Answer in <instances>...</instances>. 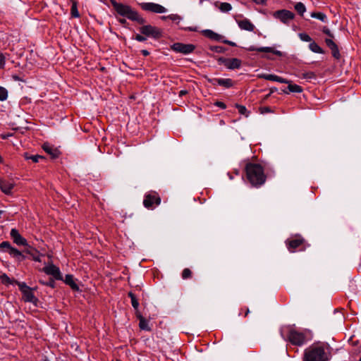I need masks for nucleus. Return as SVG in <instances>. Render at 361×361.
I'll use <instances>...</instances> for the list:
<instances>
[{"mask_svg":"<svg viewBox=\"0 0 361 361\" xmlns=\"http://www.w3.org/2000/svg\"><path fill=\"white\" fill-rule=\"evenodd\" d=\"M288 341L295 345H302L307 341V332L306 331H298L295 329H291L289 331Z\"/></svg>","mask_w":361,"mask_h":361,"instance_id":"obj_4","label":"nucleus"},{"mask_svg":"<svg viewBox=\"0 0 361 361\" xmlns=\"http://www.w3.org/2000/svg\"><path fill=\"white\" fill-rule=\"evenodd\" d=\"M214 85H219L226 88L231 87L233 85V81L230 78H214L212 80Z\"/></svg>","mask_w":361,"mask_h":361,"instance_id":"obj_18","label":"nucleus"},{"mask_svg":"<svg viewBox=\"0 0 361 361\" xmlns=\"http://www.w3.org/2000/svg\"><path fill=\"white\" fill-rule=\"evenodd\" d=\"M218 63L219 64L224 65L226 68L230 70L238 69L242 66L241 60L237 58H224L219 57L218 59Z\"/></svg>","mask_w":361,"mask_h":361,"instance_id":"obj_6","label":"nucleus"},{"mask_svg":"<svg viewBox=\"0 0 361 361\" xmlns=\"http://www.w3.org/2000/svg\"><path fill=\"white\" fill-rule=\"evenodd\" d=\"M11 134H2L1 135V138L2 139H7L9 136H11Z\"/></svg>","mask_w":361,"mask_h":361,"instance_id":"obj_54","label":"nucleus"},{"mask_svg":"<svg viewBox=\"0 0 361 361\" xmlns=\"http://www.w3.org/2000/svg\"><path fill=\"white\" fill-rule=\"evenodd\" d=\"M15 283H16V284H18V287H19L20 290L23 293H25L27 290L30 289V288L29 286H27L26 285V283H24V282H18V281H15Z\"/></svg>","mask_w":361,"mask_h":361,"instance_id":"obj_40","label":"nucleus"},{"mask_svg":"<svg viewBox=\"0 0 361 361\" xmlns=\"http://www.w3.org/2000/svg\"><path fill=\"white\" fill-rule=\"evenodd\" d=\"M211 49L212 51H214L215 52H217V53H221V52L223 51V47H219V46L214 47Z\"/></svg>","mask_w":361,"mask_h":361,"instance_id":"obj_50","label":"nucleus"},{"mask_svg":"<svg viewBox=\"0 0 361 361\" xmlns=\"http://www.w3.org/2000/svg\"><path fill=\"white\" fill-rule=\"evenodd\" d=\"M161 203V197L156 192H150L145 195L143 205L148 209H153Z\"/></svg>","mask_w":361,"mask_h":361,"instance_id":"obj_5","label":"nucleus"},{"mask_svg":"<svg viewBox=\"0 0 361 361\" xmlns=\"http://www.w3.org/2000/svg\"><path fill=\"white\" fill-rule=\"evenodd\" d=\"M224 43L228 44L232 47H236V44L233 42L229 41V40H224Z\"/></svg>","mask_w":361,"mask_h":361,"instance_id":"obj_51","label":"nucleus"},{"mask_svg":"<svg viewBox=\"0 0 361 361\" xmlns=\"http://www.w3.org/2000/svg\"><path fill=\"white\" fill-rule=\"evenodd\" d=\"M322 32L326 34V35H328L330 38L329 39H331V38H334V35H333V33L331 32V30L326 26L323 27L322 28Z\"/></svg>","mask_w":361,"mask_h":361,"instance_id":"obj_43","label":"nucleus"},{"mask_svg":"<svg viewBox=\"0 0 361 361\" xmlns=\"http://www.w3.org/2000/svg\"><path fill=\"white\" fill-rule=\"evenodd\" d=\"M14 185L13 182L0 179V189L6 195L11 194Z\"/></svg>","mask_w":361,"mask_h":361,"instance_id":"obj_16","label":"nucleus"},{"mask_svg":"<svg viewBox=\"0 0 361 361\" xmlns=\"http://www.w3.org/2000/svg\"><path fill=\"white\" fill-rule=\"evenodd\" d=\"M6 63V57L4 54L0 53V68H4Z\"/></svg>","mask_w":361,"mask_h":361,"instance_id":"obj_45","label":"nucleus"},{"mask_svg":"<svg viewBox=\"0 0 361 361\" xmlns=\"http://www.w3.org/2000/svg\"><path fill=\"white\" fill-rule=\"evenodd\" d=\"M39 282L42 284H44L46 286L51 287V288H54V285H55V282L53 279H49L48 281H46V282L40 280Z\"/></svg>","mask_w":361,"mask_h":361,"instance_id":"obj_44","label":"nucleus"},{"mask_svg":"<svg viewBox=\"0 0 361 361\" xmlns=\"http://www.w3.org/2000/svg\"><path fill=\"white\" fill-rule=\"evenodd\" d=\"M23 295L24 300L25 302H33L34 301H35L37 300L36 298L35 297L31 288L29 290H27L25 293H23Z\"/></svg>","mask_w":361,"mask_h":361,"instance_id":"obj_27","label":"nucleus"},{"mask_svg":"<svg viewBox=\"0 0 361 361\" xmlns=\"http://www.w3.org/2000/svg\"><path fill=\"white\" fill-rule=\"evenodd\" d=\"M325 43L326 46L331 49L332 56L335 59H339L341 57V54L337 44L331 39H326Z\"/></svg>","mask_w":361,"mask_h":361,"instance_id":"obj_15","label":"nucleus"},{"mask_svg":"<svg viewBox=\"0 0 361 361\" xmlns=\"http://www.w3.org/2000/svg\"><path fill=\"white\" fill-rule=\"evenodd\" d=\"M161 19L166 20V19H169V17H168V16H162Z\"/></svg>","mask_w":361,"mask_h":361,"instance_id":"obj_56","label":"nucleus"},{"mask_svg":"<svg viewBox=\"0 0 361 361\" xmlns=\"http://www.w3.org/2000/svg\"><path fill=\"white\" fill-rule=\"evenodd\" d=\"M188 94V91H187V90H180V91L179 92V94H179V97H183V96H184V95H185V94Z\"/></svg>","mask_w":361,"mask_h":361,"instance_id":"obj_52","label":"nucleus"},{"mask_svg":"<svg viewBox=\"0 0 361 361\" xmlns=\"http://www.w3.org/2000/svg\"><path fill=\"white\" fill-rule=\"evenodd\" d=\"M128 296L130 298L132 306L133 307V308L135 310H137L138 307H139V302H138V300H137L135 294L133 293L132 292H129Z\"/></svg>","mask_w":361,"mask_h":361,"instance_id":"obj_34","label":"nucleus"},{"mask_svg":"<svg viewBox=\"0 0 361 361\" xmlns=\"http://www.w3.org/2000/svg\"><path fill=\"white\" fill-rule=\"evenodd\" d=\"M65 283L66 284H68V286H70V287L73 290H79V287L76 284V283L74 281V279H73V275H71V274H67L66 275V277H65V280H64Z\"/></svg>","mask_w":361,"mask_h":361,"instance_id":"obj_24","label":"nucleus"},{"mask_svg":"<svg viewBox=\"0 0 361 361\" xmlns=\"http://www.w3.org/2000/svg\"><path fill=\"white\" fill-rule=\"evenodd\" d=\"M195 49V46L192 44H183L180 42L174 43L171 46V49L176 52L181 53L183 54H188L192 52Z\"/></svg>","mask_w":361,"mask_h":361,"instance_id":"obj_11","label":"nucleus"},{"mask_svg":"<svg viewBox=\"0 0 361 361\" xmlns=\"http://www.w3.org/2000/svg\"><path fill=\"white\" fill-rule=\"evenodd\" d=\"M10 235L13 243L16 245L27 246V240L19 233L16 228H12Z\"/></svg>","mask_w":361,"mask_h":361,"instance_id":"obj_13","label":"nucleus"},{"mask_svg":"<svg viewBox=\"0 0 361 361\" xmlns=\"http://www.w3.org/2000/svg\"><path fill=\"white\" fill-rule=\"evenodd\" d=\"M189 30L190 31H196V28H193V27H189Z\"/></svg>","mask_w":361,"mask_h":361,"instance_id":"obj_57","label":"nucleus"},{"mask_svg":"<svg viewBox=\"0 0 361 361\" xmlns=\"http://www.w3.org/2000/svg\"><path fill=\"white\" fill-rule=\"evenodd\" d=\"M288 84V92H285L286 93H288V92L300 93L302 92V88L300 85H296V84H290V82Z\"/></svg>","mask_w":361,"mask_h":361,"instance_id":"obj_28","label":"nucleus"},{"mask_svg":"<svg viewBox=\"0 0 361 361\" xmlns=\"http://www.w3.org/2000/svg\"><path fill=\"white\" fill-rule=\"evenodd\" d=\"M100 1H104V0H99Z\"/></svg>","mask_w":361,"mask_h":361,"instance_id":"obj_61","label":"nucleus"},{"mask_svg":"<svg viewBox=\"0 0 361 361\" xmlns=\"http://www.w3.org/2000/svg\"><path fill=\"white\" fill-rule=\"evenodd\" d=\"M42 149L49 154L52 159H56L59 157L60 154V152L57 148L54 147L49 143H44L42 145Z\"/></svg>","mask_w":361,"mask_h":361,"instance_id":"obj_17","label":"nucleus"},{"mask_svg":"<svg viewBox=\"0 0 361 361\" xmlns=\"http://www.w3.org/2000/svg\"><path fill=\"white\" fill-rule=\"evenodd\" d=\"M238 25L241 30L252 32L255 30V25L247 18L238 20Z\"/></svg>","mask_w":361,"mask_h":361,"instance_id":"obj_19","label":"nucleus"},{"mask_svg":"<svg viewBox=\"0 0 361 361\" xmlns=\"http://www.w3.org/2000/svg\"><path fill=\"white\" fill-rule=\"evenodd\" d=\"M263 78L267 80L276 81L281 83H289L288 80L276 75L267 74L264 75Z\"/></svg>","mask_w":361,"mask_h":361,"instance_id":"obj_23","label":"nucleus"},{"mask_svg":"<svg viewBox=\"0 0 361 361\" xmlns=\"http://www.w3.org/2000/svg\"><path fill=\"white\" fill-rule=\"evenodd\" d=\"M192 272L188 268L184 269L181 274V276H182L183 279H184V280L190 279L192 277Z\"/></svg>","mask_w":361,"mask_h":361,"instance_id":"obj_36","label":"nucleus"},{"mask_svg":"<svg viewBox=\"0 0 361 361\" xmlns=\"http://www.w3.org/2000/svg\"><path fill=\"white\" fill-rule=\"evenodd\" d=\"M259 111L261 114L271 113L272 111L269 106H262L259 108Z\"/></svg>","mask_w":361,"mask_h":361,"instance_id":"obj_46","label":"nucleus"},{"mask_svg":"<svg viewBox=\"0 0 361 361\" xmlns=\"http://www.w3.org/2000/svg\"><path fill=\"white\" fill-rule=\"evenodd\" d=\"M0 280L1 283L4 285L13 284L16 281L14 279H11V278H9L8 275L6 274H0Z\"/></svg>","mask_w":361,"mask_h":361,"instance_id":"obj_31","label":"nucleus"},{"mask_svg":"<svg viewBox=\"0 0 361 361\" xmlns=\"http://www.w3.org/2000/svg\"><path fill=\"white\" fill-rule=\"evenodd\" d=\"M72 3H73V1H76L75 0H71Z\"/></svg>","mask_w":361,"mask_h":361,"instance_id":"obj_60","label":"nucleus"},{"mask_svg":"<svg viewBox=\"0 0 361 361\" xmlns=\"http://www.w3.org/2000/svg\"><path fill=\"white\" fill-rule=\"evenodd\" d=\"M273 16L279 19L281 23L287 25L294 19L295 14L288 10L282 9L275 11L273 13Z\"/></svg>","mask_w":361,"mask_h":361,"instance_id":"obj_8","label":"nucleus"},{"mask_svg":"<svg viewBox=\"0 0 361 361\" xmlns=\"http://www.w3.org/2000/svg\"><path fill=\"white\" fill-rule=\"evenodd\" d=\"M298 37L303 42H311L312 41V39L310 37V36L305 32L299 33Z\"/></svg>","mask_w":361,"mask_h":361,"instance_id":"obj_39","label":"nucleus"},{"mask_svg":"<svg viewBox=\"0 0 361 361\" xmlns=\"http://www.w3.org/2000/svg\"><path fill=\"white\" fill-rule=\"evenodd\" d=\"M203 34L204 36H206L207 37L211 39H214V40H220L221 38V36L216 32H214V31L211 30H204L202 31Z\"/></svg>","mask_w":361,"mask_h":361,"instance_id":"obj_25","label":"nucleus"},{"mask_svg":"<svg viewBox=\"0 0 361 361\" xmlns=\"http://www.w3.org/2000/svg\"><path fill=\"white\" fill-rule=\"evenodd\" d=\"M245 171L247 178L252 185L259 187L265 183L267 176L260 164L249 163L245 166Z\"/></svg>","mask_w":361,"mask_h":361,"instance_id":"obj_1","label":"nucleus"},{"mask_svg":"<svg viewBox=\"0 0 361 361\" xmlns=\"http://www.w3.org/2000/svg\"><path fill=\"white\" fill-rule=\"evenodd\" d=\"M141 53L143 56H147L149 54V52L147 50L143 49L141 51Z\"/></svg>","mask_w":361,"mask_h":361,"instance_id":"obj_53","label":"nucleus"},{"mask_svg":"<svg viewBox=\"0 0 361 361\" xmlns=\"http://www.w3.org/2000/svg\"><path fill=\"white\" fill-rule=\"evenodd\" d=\"M140 32L143 35L159 39L161 37V31L159 28L151 25H143L140 27Z\"/></svg>","mask_w":361,"mask_h":361,"instance_id":"obj_7","label":"nucleus"},{"mask_svg":"<svg viewBox=\"0 0 361 361\" xmlns=\"http://www.w3.org/2000/svg\"><path fill=\"white\" fill-rule=\"evenodd\" d=\"M301 78L307 80H312L316 79V75L312 71L304 72L301 74Z\"/></svg>","mask_w":361,"mask_h":361,"instance_id":"obj_35","label":"nucleus"},{"mask_svg":"<svg viewBox=\"0 0 361 361\" xmlns=\"http://www.w3.org/2000/svg\"><path fill=\"white\" fill-rule=\"evenodd\" d=\"M6 252L19 262L23 261L25 258V255L20 251L13 247H11V248L6 250Z\"/></svg>","mask_w":361,"mask_h":361,"instance_id":"obj_20","label":"nucleus"},{"mask_svg":"<svg viewBox=\"0 0 361 361\" xmlns=\"http://www.w3.org/2000/svg\"><path fill=\"white\" fill-rule=\"evenodd\" d=\"M214 105L222 109H225L226 108V105L225 104V103H224L223 102H220V101H216L214 103Z\"/></svg>","mask_w":361,"mask_h":361,"instance_id":"obj_48","label":"nucleus"},{"mask_svg":"<svg viewBox=\"0 0 361 361\" xmlns=\"http://www.w3.org/2000/svg\"><path fill=\"white\" fill-rule=\"evenodd\" d=\"M140 6L142 10L154 13H163L166 11V8L163 6L152 2L140 3Z\"/></svg>","mask_w":361,"mask_h":361,"instance_id":"obj_10","label":"nucleus"},{"mask_svg":"<svg viewBox=\"0 0 361 361\" xmlns=\"http://www.w3.org/2000/svg\"><path fill=\"white\" fill-rule=\"evenodd\" d=\"M305 240L301 235H295L293 238L287 239L286 245L289 252H294L295 250L305 243Z\"/></svg>","mask_w":361,"mask_h":361,"instance_id":"obj_9","label":"nucleus"},{"mask_svg":"<svg viewBox=\"0 0 361 361\" xmlns=\"http://www.w3.org/2000/svg\"><path fill=\"white\" fill-rule=\"evenodd\" d=\"M12 247L11 243L8 241H3L0 243V249L3 251L6 252V250H8Z\"/></svg>","mask_w":361,"mask_h":361,"instance_id":"obj_42","label":"nucleus"},{"mask_svg":"<svg viewBox=\"0 0 361 361\" xmlns=\"http://www.w3.org/2000/svg\"><path fill=\"white\" fill-rule=\"evenodd\" d=\"M26 248L25 250V252L30 255L32 257V259L36 262H40L39 255L37 250L32 247L30 245L27 244V246H25Z\"/></svg>","mask_w":361,"mask_h":361,"instance_id":"obj_22","label":"nucleus"},{"mask_svg":"<svg viewBox=\"0 0 361 361\" xmlns=\"http://www.w3.org/2000/svg\"><path fill=\"white\" fill-rule=\"evenodd\" d=\"M246 49L247 51H259V52L273 53V54H276V55H277L279 56H282V52L281 51H278V50H275L274 48L269 47L256 48L254 46H250V47L246 48Z\"/></svg>","mask_w":361,"mask_h":361,"instance_id":"obj_14","label":"nucleus"},{"mask_svg":"<svg viewBox=\"0 0 361 361\" xmlns=\"http://www.w3.org/2000/svg\"><path fill=\"white\" fill-rule=\"evenodd\" d=\"M43 271L48 275L52 276L56 280H62L61 271L54 264H49L43 268Z\"/></svg>","mask_w":361,"mask_h":361,"instance_id":"obj_12","label":"nucleus"},{"mask_svg":"<svg viewBox=\"0 0 361 361\" xmlns=\"http://www.w3.org/2000/svg\"><path fill=\"white\" fill-rule=\"evenodd\" d=\"M249 312H250V310H249V309H247V310H246V312H245V316H247V315L248 314V313H249Z\"/></svg>","mask_w":361,"mask_h":361,"instance_id":"obj_58","label":"nucleus"},{"mask_svg":"<svg viewBox=\"0 0 361 361\" xmlns=\"http://www.w3.org/2000/svg\"><path fill=\"white\" fill-rule=\"evenodd\" d=\"M235 107L238 109L240 114L245 115V116H248L247 111L245 106L237 104H235Z\"/></svg>","mask_w":361,"mask_h":361,"instance_id":"obj_41","label":"nucleus"},{"mask_svg":"<svg viewBox=\"0 0 361 361\" xmlns=\"http://www.w3.org/2000/svg\"><path fill=\"white\" fill-rule=\"evenodd\" d=\"M8 97V91L6 88L0 86V101H4Z\"/></svg>","mask_w":361,"mask_h":361,"instance_id":"obj_38","label":"nucleus"},{"mask_svg":"<svg viewBox=\"0 0 361 361\" xmlns=\"http://www.w3.org/2000/svg\"><path fill=\"white\" fill-rule=\"evenodd\" d=\"M136 316L138 318L139 322H140L139 327L142 330H145V331H151V329L148 325V322L142 316V314L139 312H137Z\"/></svg>","mask_w":361,"mask_h":361,"instance_id":"obj_21","label":"nucleus"},{"mask_svg":"<svg viewBox=\"0 0 361 361\" xmlns=\"http://www.w3.org/2000/svg\"><path fill=\"white\" fill-rule=\"evenodd\" d=\"M23 156L26 160L30 159L34 163H37V162H39V159H44V157L42 156H40L38 154L30 155L28 153H25Z\"/></svg>","mask_w":361,"mask_h":361,"instance_id":"obj_30","label":"nucleus"},{"mask_svg":"<svg viewBox=\"0 0 361 361\" xmlns=\"http://www.w3.org/2000/svg\"><path fill=\"white\" fill-rule=\"evenodd\" d=\"M135 39H136L138 42H145L146 41L147 38L146 37L143 36V35L137 34L135 37Z\"/></svg>","mask_w":361,"mask_h":361,"instance_id":"obj_47","label":"nucleus"},{"mask_svg":"<svg viewBox=\"0 0 361 361\" xmlns=\"http://www.w3.org/2000/svg\"><path fill=\"white\" fill-rule=\"evenodd\" d=\"M219 9L222 12H228L232 9V6L229 3L224 2L220 4Z\"/></svg>","mask_w":361,"mask_h":361,"instance_id":"obj_37","label":"nucleus"},{"mask_svg":"<svg viewBox=\"0 0 361 361\" xmlns=\"http://www.w3.org/2000/svg\"><path fill=\"white\" fill-rule=\"evenodd\" d=\"M309 48L314 53L324 54V49L313 40L309 44Z\"/></svg>","mask_w":361,"mask_h":361,"instance_id":"obj_26","label":"nucleus"},{"mask_svg":"<svg viewBox=\"0 0 361 361\" xmlns=\"http://www.w3.org/2000/svg\"><path fill=\"white\" fill-rule=\"evenodd\" d=\"M310 16L313 18L319 19V20L324 23L327 21V17L326 14L322 12H312L311 13Z\"/></svg>","mask_w":361,"mask_h":361,"instance_id":"obj_29","label":"nucleus"},{"mask_svg":"<svg viewBox=\"0 0 361 361\" xmlns=\"http://www.w3.org/2000/svg\"><path fill=\"white\" fill-rule=\"evenodd\" d=\"M168 17H169V19L173 20V21L179 20L180 19V16L176 14H171V15L168 16Z\"/></svg>","mask_w":361,"mask_h":361,"instance_id":"obj_49","label":"nucleus"},{"mask_svg":"<svg viewBox=\"0 0 361 361\" xmlns=\"http://www.w3.org/2000/svg\"><path fill=\"white\" fill-rule=\"evenodd\" d=\"M71 14L73 18H79L80 13L78 11V2L73 1L71 9Z\"/></svg>","mask_w":361,"mask_h":361,"instance_id":"obj_33","label":"nucleus"},{"mask_svg":"<svg viewBox=\"0 0 361 361\" xmlns=\"http://www.w3.org/2000/svg\"><path fill=\"white\" fill-rule=\"evenodd\" d=\"M324 347L312 345L305 350L303 361H326Z\"/></svg>","mask_w":361,"mask_h":361,"instance_id":"obj_3","label":"nucleus"},{"mask_svg":"<svg viewBox=\"0 0 361 361\" xmlns=\"http://www.w3.org/2000/svg\"><path fill=\"white\" fill-rule=\"evenodd\" d=\"M118 21L120 23H121L123 25H125L127 23L126 20L124 18H121L118 20Z\"/></svg>","mask_w":361,"mask_h":361,"instance_id":"obj_55","label":"nucleus"},{"mask_svg":"<svg viewBox=\"0 0 361 361\" xmlns=\"http://www.w3.org/2000/svg\"><path fill=\"white\" fill-rule=\"evenodd\" d=\"M110 2L119 16L126 17L128 19L135 21L140 25H144L146 23V20L131 6L118 3L115 0H110Z\"/></svg>","mask_w":361,"mask_h":361,"instance_id":"obj_2","label":"nucleus"},{"mask_svg":"<svg viewBox=\"0 0 361 361\" xmlns=\"http://www.w3.org/2000/svg\"><path fill=\"white\" fill-rule=\"evenodd\" d=\"M295 10L300 14V16H303L304 13L306 11V8L304 4L302 2H298L295 4Z\"/></svg>","mask_w":361,"mask_h":361,"instance_id":"obj_32","label":"nucleus"},{"mask_svg":"<svg viewBox=\"0 0 361 361\" xmlns=\"http://www.w3.org/2000/svg\"><path fill=\"white\" fill-rule=\"evenodd\" d=\"M15 80H18V78L17 76L13 77Z\"/></svg>","mask_w":361,"mask_h":361,"instance_id":"obj_59","label":"nucleus"}]
</instances>
